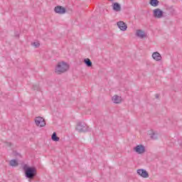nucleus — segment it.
<instances>
[{"mask_svg": "<svg viewBox=\"0 0 182 182\" xmlns=\"http://www.w3.org/2000/svg\"><path fill=\"white\" fill-rule=\"evenodd\" d=\"M134 150L138 154H143L146 151V147L144 145H137L134 148Z\"/></svg>", "mask_w": 182, "mask_h": 182, "instance_id": "423d86ee", "label": "nucleus"}, {"mask_svg": "<svg viewBox=\"0 0 182 182\" xmlns=\"http://www.w3.org/2000/svg\"><path fill=\"white\" fill-rule=\"evenodd\" d=\"M164 14V12H163V11L160 9H156L154 10V16L158 19L163 18Z\"/></svg>", "mask_w": 182, "mask_h": 182, "instance_id": "0eeeda50", "label": "nucleus"}, {"mask_svg": "<svg viewBox=\"0 0 182 182\" xmlns=\"http://www.w3.org/2000/svg\"><path fill=\"white\" fill-rule=\"evenodd\" d=\"M15 36H16L17 38H19V34L18 33H16Z\"/></svg>", "mask_w": 182, "mask_h": 182, "instance_id": "5701e85b", "label": "nucleus"}, {"mask_svg": "<svg viewBox=\"0 0 182 182\" xmlns=\"http://www.w3.org/2000/svg\"><path fill=\"white\" fill-rule=\"evenodd\" d=\"M117 26L120 29V31H127V24L124 21H119L117 22Z\"/></svg>", "mask_w": 182, "mask_h": 182, "instance_id": "1a4fd4ad", "label": "nucleus"}, {"mask_svg": "<svg viewBox=\"0 0 182 182\" xmlns=\"http://www.w3.org/2000/svg\"><path fill=\"white\" fill-rule=\"evenodd\" d=\"M152 58L153 59H154V60H161V55H160V53L159 52H154L152 54Z\"/></svg>", "mask_w": 182, "mask_h": 182, "instance_id": "ddd939ff", "label": "nucleus"}, {"mask_svg": "<svg viewBox=\"0 0 182 182\" xmlns=\"http://www.w3.org/2000/svg\"><path fill=\"white\" fill-rule=\"evenodd\" d=\"M155 97H156V99H159V94H156Z\"/></svg>", "mask_w": 182, "mask_h": 182, "instance_id": "4be33fe9", "label": "nucleus"}, {"mask_svg": "<svg viewBox=\"0 0 182 182\" xmlns=\"http://www.w3.org/2000/svg\"><path fill=\"white\" fill-rule=\"evenodd\" d=\"M23 170L25 173V177L29 178V180L35 178L37 174L36 168L33 166H28L27 164L23 165Z\"/></svg>", "mask_w": 182, "mask_h": 182, "instance_id": "f257e3e1", "label": "nucleus"}, {"mask_svg": "<svg viewBox=\"0 0 182 182\" xmlns=\"http://www.w3.org/2000/svg\"><path fill=\"white\" fill-rule=\"evenodd\" d=\"M136 36L138 38H141V39H143V38H146V33H144V31H143V30L140 29L136 31Z\"/></svg>", "mask_w": 182, "mask_h": 182, "instance_id": "f8f14e48", "label": "nucleus"}, {"mask_svg": "<svg viewBox=\"0 0 182 182\" xmlns=\"http://www.w3.org/2000/svg\"><path fill=\"white\" fill-rule=\"evenodd\" d=\"M137 173L141 176V177H143L144 178H148L149 177V173L147 171L144 169H138Z\"/></svg>", "mask_w": 182, "mask_h": 182, "instance_id": "6e6552de", "label": "nucleus"}, {"mask_svg": "<svg viewBox=\"0 0 182 182\" xmlns=\"http://www.w3.org/2000/svg\"><path fill=\"white\" fill-rule=\"evenodd\" d=\"M54 12L59 15H63L64 14H66V9L62 6H57L54 9Z\"/></svg>", "mask_w": 182, "mask_h": 182, "instance_id": "39448f33", "label": "nucleus"}, {"mask_svg": "<svg viewBox=\"0 0 182 182\" xmlns=\"http://www.w3.org/2000/svg\"><path fill=\"white\" fill-rule=\"evenodd\" d=\"M113 10L115 11V12H120V11H122V6L119 3H114Z\"/></svg>", "mask_w": 182, "mask_h": 182, "instance_id": "4468645a", "label": "nucleus"}, {"mask_svg": "<svg viewBox=\"0 0 182 182\" xmlns=\"http://www.w3.org/2000/svg\"><path fill=\"white\" fill-rule=\"evenodd\" d=\"M35 123L36 126H39L40 127H45L46 126L45 119H43L42 117H37L35 119Z\"/></svg>", "mask_w": 182, "mask_h": 182, "instance_id": "20e7f679", "label": "nucleus"}, {"mask_svg": "<svg viewBox=\"0 0 182 182\" xmlns=\"http://www.w3.org/2000/svg\"><path fill=\"white\" fill-rule=\"evenodd\" d=\"M112 102H114V103H116L117 105L119 103H122V97L119 96V95H114L112 98Z\"/></svg>", "mask_w": 182, "mask_h": 182, "instance_id": "9b49d317", "label": "nucleus"}, {"mask_svg": "<svg viewBox=\"0 0 182 182\" xmlns=\"http://www.w3.org/2000/svg\"><path fill=\"white\" fill-rule=\"evenodd\" d=\"M68 69H69V65H68V63L63 61L61 63H58L55 68V72H57V73H63L66 72Z\"/></svg>", "mask_w": 182, "mask_h": 182, "instance_id": "7ed1b4c3", "label": "nucleus"}, {"mask_svg": "<svg viewBox=\"0 0 182 182\" xmlns=\"http://www.w3.org/2000/svg\"><path fill=\"white\" fill-rule=\"evenodd\" d=\"M181 147H182V143L180 144Z\"/></svg>", "mask_w": 182, "mask_h": 182, "instance_id": "b1692460", "label": "nucleus"}, {"mask_svg": "<svg viewBox=\"0 0 182 182\" xmlns=\"http://www.w3.org/2000/svg\"><path fill=\"white\" fill-rule=\"evenodd\" d=\"M148 134L150 136L151 140H157L158 139L157 133L154 132L153 129L148 131Z\"/></svg>", "mask_w": 182, "mask_h": 182, "instance_id": "9d476101", "label": "nucleus"}, {"mask_svg": "<svg viewBox=\"0 0 182 182\" xmlns=\"http://www.w3.org/2000/svg\"><path fill=\"white\" fill-rule=\"evenodd\" d=\"M75 130L78 132V133H87V132H90V128L86 123L78 122H77Z\"/></svg>", "mask_w": 182, "mask_h": 182, "instance_id": "f03ea898", "label": "nucleus"}, {"mask_svg": "<svg viewBox=\"0 0 182 182\" xmlns=\"http://www.w3.org/2000/svg\"><path fill=\"white\" fill-rule=\"evenodd\" d=\"M109 1H112L113 0H109Z\"/></svg>", "mask_w": 182, "mask_h": 182, "instance_id": "393cba45", "label": "nucleus"}, {"mask_svg": "<svg viewBox=\"0 0 182 182\" xmlns=\"http://www.w3.org/2000/svg\"><path fill=\"white\" fill-rule=\"evenodd\" d=\"M9 164L10 166H11V167H16L17 166H19L18 161H16V159L11 160Z\"/></svg>", "mask_w": 182, "mask_h": 182, "instance_id": "dca6fc26", "label": "nucleus"}, {"mask_svg": "<svg viewBox=\"0 0 182 182\" xmlns=\"http://www.w3.org/2000/svg\"><path fill=\"white\" fill-rule=\"evenodd\" d=\"M51 140H53V141H59L60 138L59 136H58V135L56 134V132H53L52 136H51Z\"/></svg>", "mask_w": 182, "mask_h": 182, "instance_id": "f3484780", "label": "nucleus"}, {"mask_svg": "<svg viewBox=\"0 0 182 182\" xmlns=\"http://www.w3.org/2000/svg\"><path fill=\"white\" fill-rule=\"evenodd\" d=\"M6 146H9V147H11V146H12V143L11 142H6Z\"/></svg>", "mask_w": 182, "mask_h": 182, "instance_id": "412c9836", "label": "nucleus"}, {"mask_svg": "<svg viewBox=\"0 0 182 182\" xmlns=\"http://www.w3.org/2000/svg\"><path fill=\"white\" fill-rule=\"evenodd\" d=\"M159 4H160V1H159V0H150L149 1V5L151 6H159Z\"/></svg>", "mask_w": 182, "mask_h": 182, "instance_id": "2eb2a0df", "label": "nucleus"}, {"mask_svg": "<svg viewBox=\"0 0 182 182\" xmlns=\"http://www.w3.org/2000/svg\"><path fill=\"white\" fill-rule=\"evenodd\" d=\"M32 45L34 46V48H39V46H41V43L38 42H33Z\"/></svg>", "mask_w": 182, "mask_h": 182, "instance_id": "6ab92c4d", "label": "nucleus"}, {"mask_svg": "<svg viewBox=\"0 0 182 182\" xmlns=\"http://www.w3.org/2000/svg\"><path fill=\"white\" fill-rule=\"evenodd\" d=\"M32 89L33 90H39V85H33Z\"/></svg>", "mask_w": 182, "mask_h": 182, "instance_id": "aec40b11", "label": "nucleus"}, {"mask_svg": "<svg viewBox=\"0 0 182 182\" xmlns=\"http://www.w3.org/2000/svg\"><path fill=\"white\" fill-rule=\"evenodd\" d=\"M84 63L87 66V68H92V61L89 58L84 59Z\"/></svg>", "mask_w": 182, "mask_h": 182, "instance_id": "a211bd4d", "label": "nucleus"}]
</instances>
